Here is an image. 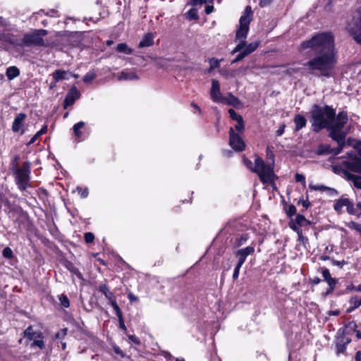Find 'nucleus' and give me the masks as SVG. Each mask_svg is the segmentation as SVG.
Returning a JSON list of instances; mask_svg holds the SVG:
<instances>
[{
    "instance_id": "nucleus-37",
    "label": "nucleus",
    "mask_w": 361,
    "mask_h": 361,
    "mask_svg": "<svg viewBox=\"0 0 361 361\" xmlns=\"http://www.w3.org/2000/svg\"><path fill=\"white\" fill-rule=\"evenodd\" d=\"M348 227L353 230H355V231H358L361 234V225L360 224H359L356 222H354V221H350L348 224Z\"/></svg>"
},
{
    "instance_id": "nucleus-57",
    "label": "nucleus",
    "mask_w": 361,
    "mask_h": 361,
    "mask_svg": "<svg viewBox=\"0 0 361 361\" xmlns=\"http://www.w3.org/2000/svg\"><path fill=\"white\" fill-rule=\"evenodd\" d=\"M128 338L132 342H133L134 343H135L137 345H140V341L139 338L137 337H136L135 336H134V335H129L128 336Z\"/></svg>"
},
{
    "instance_id": "nucleus-53",
    "label": "nucleus",
    "mask_w": 361,
    "mask_h": 361,
    "mask_svg": "<svg viewBox=\"0 0 361 361\" xmlns=\"http://www.w3.org/2000/svg\"><path fill=\"white\" fill-rule=\"evenodd\" d=\"M271 4V0H260L259 5L260 7L264 8L269 6Z\"/></svg>"
},
{
    "instance_id": "nucleus-30",
    "label": "nucleus",
    "mask_w": 361,
    "mask_h": 361,
    "mask_svg": "<svg viewBox=\"0 0 361 361\" xmlns=\"http://www.w3.org/2000/svg\"><path fill=\"white\" fill-rule=\"evenodd\" d=\"M349 342L350 340L348 339L346 341H338L336 345L337 354L344 353L346 349V345L349 343Z\"/></svg>"
},
{
    "instance_id": "nucleus-11",
    "label": "nucleus",
    "mask_w": 361,
    "mask_h": 361,
    "mask_svg": "<svg viewBox=\"0 0 361 361\" xmlns=\"http://www.w3.org/2000/svg\"><path fill=\"white\" fill-rule=\"evenodd\" d=\"M26 117V114L24 113H20L16 115L12 124L13 132H20V135H23L25 133V129L24 128V121Z\"/></svg>"
},
{
    "instance_id": "nucleus-47",
    "label": "nucleus",
    "mask_w": 361,
    "mask_h": 361,
    "mask_svg": "<svg viewBox=\"0 0 361 361\" xmlns=\"http://www.w3.org/2000/svg\"><path fill=\"white\" fill-rule=\"evenodd\" d=\"M3 255L6 258H11L13 256L12 250L10 247H6L3 250Z\"/></svg>"
},
{
    "instance_id": "nucleus-61",
    "label": "nucleus",
    "mask_w": 361,
    "mask_h": 361,
    "mask_svg": "<svg viewBox=\"0 0 361 361\" xmlns=\"http://www.w3.org/2000/svg\"><path fill=\"white\" fill-rule=\"evenodd\" d=\"M214 10V6H207L206 8H205V12L207 14H209L211 13Z\"/></svg>"
},
{
    "instance_id": "nucleus-29",
    "label": "nucleus",
    "mask_w": 361,
    "mask_h": 361,
    "mask_svg": "<svg viewBox=\"0 0 361 361\" xmlns=\"http://www.w3.org/2000/svg\"><path fill=\"white\" fill-rule=\"evenodd\" d=\"M85 122L80 121L73 126V130L75 135L77 137H80L82 136V133L81 131V129L85 126Z\"/></svg>"
},
{
    "instance_id": "nucleus-6",
    "label": "nucleus",
    "mask_w": 361,
    "mask_h": 361,
    "mask_svg": "<svg viewBox=\"0 0 361 361\" xmlns=\"http://www.w3.org/2000/svg\"><path fill=\"white\" fill-rule=\"evenodd\" d=\"M30 164L25 162L21 168L16 170V180L20 190H25L29 186Z\"/></svg>"
},
{
    "instance_id": "nucleus-64",
    "label": "nucleus",
    "mask_w": 361,
    "mask_h": 361,
    "mask_svg": "<svg viewBox=\"0 0 361 361\" xmlns=\"http://www.w3.org/2000/svg\"><path fill=\"white\" fill-rule=\"evenodd\" d=\"M355 361H361V352L357 351L355 355Z\"/></svg>"
},
{
    "instance_id": "nucleus-18",
    "label": "nucleus",
    "mask_w": 361,
    "mask_h": 361,
    "mask_svg": "<svg viewBox=\"0 0 361 361\" xmlns=\"http://www.w3.org/2000/svg\"><path fill=\"white\" fill-rule=\"evenodd\" d=\"M343 173L347 180L352 181L355 188L361 190V176L352 174L345 171Z\"/></svg>"
},
{
    "instance_id": "nucleus-40",
    "label": "nucleus",
    "mask_w": 361,
    "mask_h": 361,
    "mask_svg": "<svg viewBox=\"0 0 361 361\" xmlns=\"http://www.w3.org/2000/svg\"><path fill=\"white\" fill-rule=\"evenodd\" d=\"M228 114L231 118L236 121L240 120V118H243V117L240 115L238 114L233 109H230L228 110Z\"/></svg>"
},
{
    "instance_id": "nucleus-51",
    "label": "nucleus",
    "mask_w": 361,
    "mask_h": 361,
    "mask_svg": "<svg viewBox=\"0 0 361 361\" xmlns=\"http://www.w3.org/2000/svg\"><path fill=\"white\" fill-rule=\"evenodd\" d=\"M67 329H63L61 331L58 332L56 334V338L59 339H62L64 338V336L66 335Z\"/></svg>"
},
{
    "instance_id": "nucleus-14",
    "label": "nucleus",
    "mask_w": 361,
    "mask_h": 361,
    "mask_svg": "<svg viewBox=\"0 0 361 361\" xmlns=\"http://www.w3.org/2000/svg\"><path fill=\"white\" fill-rule=\"evenodd\" d=\"M310 222L302 214H297L294 219H292L289 224L290 228L295 231H298V226L310 225Z\"/></svg>"
},
{
    "instance_id": "nucleus-13",
    "label": "nucleus",
    "mask_w": 361,
    "mask_h": 361,
    "mask_svg": "<svg viewBox=\"0 0 361 361\" xmlns=\"http://www.w3.org/2000/svg\"><path fill=\"white\" fill-rule=\"evenodd\" d=\"M80 96V93L78 89L75 87H71L65 98L63 104L64 109H66L68 106L73 104L75 101L79 99Z\"/></svg>"
},
{
    "instance_id": "nucleus-52",
    "label": "nucleus",
    "mask_w": 361,
    "mask_h": 361,
    "mask_svg": "<svg viewBox=\"0 0 361 361\" xmlns=\"http://www.w3.org/2000/svg\"><path fill=\"white\" fill-rule=\"evenodd\" d=\"M32 345L39 347L40 349L44 348V343L42 340H35Z\"/></svg>"
},
{
    "instance_id": "nucleus-2",
    "label": "nucleus",
    "mask_w": 361,
    "mask_h": 361,
    "mask_svg": "<svg viewBox=\"0 0 361 361\" xmlns=\"http://www.w3.org/2000/svg\"><path fill=\"white\" fill-rule=\"evenodd\" d=\"M336 116V111L331 106H315L312 111L311 123L314 131L318 133L322 129H328Z\"/></svg>"
},
{
    "instance_id": "nucleus-15",
    "label": "nucleus",
    "mask_w": 361,
    "mask_h": 361,
    "mask_svg": "<svg viewBox=\"0 0 361 361\" xmlns=\"http://www.w3.org/2000/svg\"><path fill=\"white\" fill-rule=\"evenodd\" d=\"M254 247L247 246L236 252V255L239 257L238 264L243 265L246 260V257L254 252Z\"/></svg>"
},
{
    "instance_id": "nucleus-34",
    "label": "nucleus",
    "mask_w": 361,
    "mask_h": 361,
    "mask_svg": "<svg viewBox=\"0 0 361 361\" xmlns=\"http://www.w3.org/2000/svg\"><path fill=\"white\" fill-rule=\"evenodd\" d=\"M110 305L114 308L117 317L118 318L121 317L123 316V314H122V312H121L120 307H118V305L117 304L116 300L111 301V302H110Z\"/></svg>"
},
{
    "instance_id": "nucleus-45",
    "label": "nucleus",
    "mask_w": 361,
    "mask_h": 361,
    "mask_svg": "<svg viewBox=\"0 0 361 361\" xmlns=\"http://www.w3.org/2000/svg\"><path fill=\"white\" fill-rule=\"evenodd\" d=\"M337 143H338V147L332 149V152H334L335 154H338L339 153H341V151L343 150V147L345 145V140H343L342 144L339 143V142H337Z\"/></svg>"
},
{
    "instance_id": "nucleus-62",
    "label": "nucleus",
    "mask_w": 361,
    "mask_h": 361,
    "mask_svg": "<svg viewBox=\"0 0 361 361\" xmlns=\"http://www.w3.org/2000/svg\"><path fill=\"white\" fill-rule=\"evenodd\" d=\"M207 0H193L194 5L206 4Z\"/></svg>"
},
{
    "instance_id": "nucleus-5",
    "label": "nucleus",
    "mask_w": 361,
    "mask_h": 361,
    "mask_svg": "<svg viewBox=\"0 0 361 361\" xmlns=\"http://www.w3.org/2000/svg\"><path fill=\"white\" fill-rule=\"evenodd\" d=\"M252 171L256 173L263 183H272L274 181V160L271 164H265L259 156H255Z\"/></svg>"
},
{
    "instance_id": "nucleus-21",
    "label": "nucleus",
    "mask_w": 361,
    "mask_h": 361,
    "mask_svg": "<svg viewBox=\"0 0 361 361\" xmlns=\"http://www.w3.org/2000/svg\"><path fill=\"white\" fill-rule=\"evenodd\" d=\"M99 290L104 295L109 303L111 302V301L116 300L114 293L109 290L106 285L102 284L99 286Z\"/></svg>"
},
{
    "instance_id": "nucleus-55",
    "label": "nucleus",
    "mask_w": 361,
    "mask_h": 361,
    "mask_svg": "<svg viewBox=\"0 0 361 361\" xmlns=\"http://www.w3.org/2000/svg\"><path fill=\"white\" fill-rule=\"evenodd\" d=\"M118 323H119V327L124 330V331H126L127 330V328L125 325V323H124V320H123V316L121 317H118Z\"/></svg>"
},
{
    "instance_id": "nucleus-35",
    "label": "nucleus",
    "mask_w": 361,
    "mask_h": 361,
    "mask_svg": "<svg viewBox=\"0 0 361 361\" xmlns=\"http://www.w3.org/2000/svg\"><path fill=\"white\" fill-rule=\"evenodd\" d=\"M346 212L350 214H355V209L353 203L351 200L348 199L347 205L345 207Z\"/></svg>"
},
{
    "instance_id": "nucleus-44",
    "label": "nucleus",
    "mask_w": 361,
    "mask_h": 361,
    "mask_svg": "<svg viewBox=\"0 0 361 361\" xmlns=\"http://www.w3.org/2000/svg\"><path fill=\"white\" fill-rule=\"evenodd\" d=\"M240 53L236 56V57L232 61L231 63L233 64V63H238L239 61H240L241 60H243L246 56L245 54L243 52V51H239Z\"/></svg>"
},
{
    "instance_id": "nucleus-28",
    "label": "nucleus",
    "mask_w": 361,
    "mask_h": 361,
    "mask_svg": "<svg viewBox=\"0 0 361 361\" xmlns=\"http://www.w3.org/2000/svg\"><path fill=\"white\" fill-rule=\"evenodd\" d=\"M116 50L118 52L123 53L128 55L131 54L133 53V49L130 48L126 43L118 44L116 47Z\"/></svg>"
},
{
    "instance_id": "nucleus-32",
    "label": "nucleus",
    "mask_w": 361,
    "mask_h": 361,
    "mask_svg": "<svg viewBox=\"0 0 361 361\" xmlns=\"http://www.w3.org/2000/svg\"><path fill=\"white\" fill-rule=\"evenodd\" d=\"M309 188L311 189V190H321V191H324V190H331V191H335L334 189H331L330 188H328V187H326L324 185H313L312 183H310L309 185Z\"/></svg>"
},
{
    "instance_id": "nucleus-20",
    "label": "nucleus",
    "mask_w": 361,
    "mask_h": 361,
    "mask_svg": "<svg viewBox=\"0 0 361 361\" xmlns=\"http://www.w3.org/2000/svg\"><path fill=\"white\" fill-rule=\"evenodd\" d=\"M154 44V36L152 33L145 35L139 43L140 48L151 47Z\"/></svg>"
},
{
    "instance_id": "nucleus-43",
    "label": "nucleus",
    "mask_w": 361,
    "mask_h": 361,
    "mask_svg": "<svg viewBox=\"0 0 361 361\" xmlns=\"http://www.w3.org/2000/svg\"><path fill=\"white\" fill-rule=\"evenodd\" d=\"M77 190L78 191V193L80 194V195L82 198L87 197L89 194L87 188H85V189H82L81 188L78 187Z\"/></svg>"
},
{
    "instance_id": "nucleus-36",
    "label": "nucleus",
    "mask_w": 361,
    "mask_h": 361,
    "mask_svg": "<svg viewBox=\"0 0 361 361\" xmlns=\"http://www.w3.org/2000/svg\"><path fill=\"white\" fill-rule=\"evenodd\" d=\"M222 61V59H211L209 60V64H210V69L209 71L214 69L216 68L219 67L220 63Z\"/></svg>"
},
{
    "instance_id": "nucleus-3",
    "label": "nucleus",
    "mask_w": 361,
    "mask_h": 361,
    "mask_svg": "<svg viewBox=\"0 0 361 361\" xmlns=\"http://www.w3.org/2000/svg\"><path fill=\"white\" fill-rule=\"evenodd\" d=\"M348 121V114L345 111H341L335 116L327 129L329 137L342 144L350 131V127L347 125Z\"/></svg>"
},
{
    "instance_id": "nucleus-33",
    "label": "nucleus",
    "mask_w": 361,
    "mask_h": 361,
    "mask_svg": "<svg viewBox=\"0 0 361 361\" xmlns=\"http://www.w3.org/2000/svg\"><path fill=\"white\" fill-rule=\"evenodd\" d=\"M96 78V74L93 71H90L88 73H87L84 77H83V81L85 82H91L92 81H93Z\"/></svg>"
},
{
    "instance_id": "nucleus-39",
    "label": "nucleus",
    "mask_w": 361,
    "mask_h": 361,
    "mask_svg": "<svg viewBox=\"0 0 361 361\" xmlns=\"http://www.w3.org/2000/svg\"><path fill=\"white\" fill-rule=\"evenodd\" d=\"M245 126L243 122V118H240V120L237 121V124L235 126V129L239 132L242 133L244 130Z\"/></svg>"
},
{
    "instance_id": "nucleus-58",
    "label": "nucleus",
    "mask_w": 361,
    "mask_h": 361,
    "mask_svg": "<svg viewBox=\"0 0 361 361\" xmlns=\"http://www.w3.org/2000/svg\"><path fill=\"white\" fill-rule=\"evenodd\" d=\"M219 73L226 78L230 75V73L226 69L219 70Z\"/></svg>"
},
{
    "instance_id": "nucleus-60",
    "label": "nucleus",
    "mask_w": 361,
    "mask_h": 361,
    "mask_svg": "<svg viewBox=\"0 0 361 361\" xmlns=\"http://www.w3.org/2000/svg\"><path fill=\"white\" fill-rule=\"evenodd\" d=\"M35 32L39 33V36H41V37H42V35H45L47 34V31L46 30H43V29L37 30L35 31Z\"/></svg>"
},
{
    "instance_id": "nucleus-25",
    "label": "nucleus",
    "mask_w": 361,
    "mask_h": 361,
    "mask_svg": "<svg viewBox=\"0 0 361 361\" xmlns=\"http://www.w3.org/2000/svg\"><path fill=\"white\" fill-rule=\"evenodd\" d=\"M68 75H71V73H68L67 71H62V70H56L53 73V77H54L55 83L60 80H62L68 79V78L67 76Z\"/></svg>"
},
{
    "instance_id": "nucleus-42",
    "label": "nucleus",
    "mask_w": 361,
    "mask_h": 361,
    "mask_svg": "<svg viewBox=\"0 0 361 361\" xmlns=\"http://www.w3.org/2000/svg\"><path fill=\"white\" fill-rule=\"evenodd\" d=\"M84 238H85V241L87 243H90L93 242V240L94 239V235L92 233L87 232V233H85Z\"/></svg>"
},
{
    "instance_id": "nucleus-10",
    "label": "nucleus",
    "mask_w": 361,
    "mask_h": 361,
    "mask_svg": "<svg viewBox=\"0 0 361 361\" xmlns=\"http://www.w3.org/2000/svg\"><path fill=\"white\" fill-rule=\"evenodd\" d=\"M22 42L25 46H43L44 45V39L39 36V33H27L25 34L23 39Z\"/></svg>"
},
{
    "instance_id": "nucleus-31",
    "label": "nucleus",
    "mask_w": 361,
    "mask_h": 361,
    "mask_svg": "<svg viewBox=\"0 0 361 361\" xmlns=\"http://www.w3.org/2000/svg\"><path fill=\"white\" fill-rule=\"evenodd\" d=\"M47 130V126H44L30 140L29 145L33 144L42 135L44 134Z\"/></svg>"
},
{
    "instance_id": "nucleus-1",
    "label": "nucleus",
    "mask_w": 361,
    "mask_h": 361,
    "mask_svg": "<svg viewBox=\"0 0 361 361\" xmlns=\"http://www.w3.org/2000/svg\"><path fill=\"white\" fill-rule=\"evenodd\" d=\"M300 51L311 49L317 54L305 63L310 71H319L320 74L329 77L337 61V50L331 32H323L314 35L310 39L302 42L298 48Z\"/></svg>"
},
{
    "instance_id": "nucleus-48",
    "label": "nucleus",
    "mask_w": 361,
    "mask_h": 361,
    "mask_svg": "<svg viewBox=\"0 0 361 361\" xmlns=\"http://www.w3.org/2000/svg\"><path fill=\"white\" fill-rule=\"evenodd\" d=\"M286 125L284 123H281L279 128V129L276 132V136H281L283 134L285 130Z\"/></svg>"
},
{
    "instance_id": "nucleus-26",
    "label": "nucleus",
    "mask_w": 361,
    "mask_h": 361,
    "mask_svg": "<svg viewBox=\"0 0 361 361\" xmlns=\"http://www.w3.org/2000/svg\"><path fill=\"white\" fill-rule=\"evenodd\" d=\"M6 75L9 80H12L20 75V71L16 66H10L7 68Z\"/></svg>"
},
{
    "instance_id": "nucleus-12",
    "label": "nucleus",
    "mask_w": 361,
    "mask_h": 361,
    "mask_svg": "<svg viewBox=\"0 0 361 361\" xmlns=\"http://www.w3.org/2000/svg\"><path fill=\"white\" fill-rule=\"evenodd\" d=\"M212 99L215 102H221L223 96L220 92V85L217 80H212V88L210 91Z\"/></svg>"
},
{
    "instance_id": "nucleus-38",
    "label": "nucleus",
    "mask_w": 361,
    "mask_h": 361,
    "mask_svg": "<svg viewBox=\"0 0 361 361\" xmlns=\"http://www.w3.org/2000/svg\"><path fill=\"white\" fill-rule=\"evenodd\" d=\"M59 300L61 302V305L63 306L64 307H69V305H70L69 300L66 295H61L59 296Z\"/></svg>"
},
{
    "instance_id": "nucleus-17",
    "label": "nucleus",
    "mask_w": 361,
    "mask_h": 361,
    "mask_svg": "<svg viewBox=\"0 0 361 361\" xmlns=\"http://www.w3.org/2000/svg\"><path fill=\"white\" fill-rule=\"evenodd\" d=\"M322 274L325 281H326V283L329 286L330 290H333L336 287L337 280L331 276L330 271L327 268L322 269Z\"/></svg>"
},
{
    "instance_id": "nucleus-24",
    "label": "nucleus",
    "mask_w": 361,
    "mask_h": 361,
    "mask_svg": "<svg viewBox=\"0 0 361 361\" xmlns=\"http://www.w3.org/2000/svg\"><path fill=\"white\" fill-rule=\"evenodd\" d=\"M294 122L295 123V131H298L306 126L307 121L305 118L302 115H296L294 118Z\"/></svg>"
},
{
    "instance_id": "nucleus-56",
    "label": "nucleus",
    "mask_w": 361,
    "mask_h": 361,
    "mask_svg": "<svg viewBox=\"0 0 361 361\" xmlns=\"http://www.w3.org/2000/svg\"><path fill=\"white\" fill-rule=\"evenodd\" d=\"M188 15L190 19H196L197 18L196 11L194 9H190L188 12Z\"/></svg>"
},
{
    "instance_id": "nucleus-16",
    "label": "nucleus",
    "mask_w": 361,
    "mask_h": 361,
    "mask_svg": "<svg viewBox=\"0 0 361 361\" xmlns=\"http://www.w3.org/2000/svg\"><path fill=\"white\" fill-rule=\"evenodd\" d=\"M139 77L136 75V73L129 69H126L121 71L120 75L118 76V80H137Z\"/></svg>"
},
{
    "instance_id": "nucleus-8",
    "label": "nucleus",
    "mask_w": 361,
    "mask_h": 361,
    "mask_svg": "<svg viewBox=\"0 0 361 361\" xmlns=\"http://www.w3.org/2000/svg\"><path fill=\"white\" fill-rule=\"evenodd\" d=\"M359 19L357 22L349 24L348 30L357 43L361 45V7L357 8Z\"/></svg>"
},
{
    "instance_id": "nucleus-7",
    "label": "nucleus",
    "mask_w": 361,
    "mask_h": 361,
    "mask_svg": "<svg viewBox=\"0 0 361 361\" xmlns=\"http://www.w3.org/2000/svg\"><path fill=\"white\" fill-rule=\"evenodd\" d=\"M229 145L236 152H242L245 148V143L243 138L235 132L233 128L229 129Z\"/></svg>"
},
{
    "instance_id": "nucleus-9",
    "label": "nucleus",
    "mask_w": 361,
    "mask_h": 361,
    "mask_svg": "<svg viewBox=\"0 0 361 361\" xmlns=\"http://www.w3.org/2000/svg\"><path fill=\"white\" fill-rule=\"evenodd\" d=\"M348 154L350 159L344 162L345 167L353 172L361 173V159L356 157L353 151Z\"/></svg>"
},
{
    "instance_id": "nucleus-46",
    "label": "nucleus",
    "mask_w": 361,
    "mask_h": 361,
    "mask_svg": "<svg viewBox=\"0 0 361 361\" xmlns=\"http://www.w3.org/2000/svg\"><path fill=\"white\" fill-rule=\"evenodd\" d=\"M242 266L243 265L239 264L237 263V264H236V266H235V267L234 269L233 274V280H236L238 278L240 269Z\"/></svg>"
},
{
    "instance_id": "nucleus-23",
    "label": "nucleus",
    "mask_w": 361,
    "mask_h": 361,
    "mask_svg": "<svg viewBox=\"0 0 361 361\" xmlns=\"http://www.w3.org/2000/svg\"><path fill=\"white\" fill-rule=\"evenodd\" d=\"M259 42L258 41L251 42L247 45L245 44V47H244V48H243V49L241 51H243V52L247 56L249 54H250L251 53H252L253 51H255L257 49V48L259 47Z\"/></svg>"
},
{
    "instance_id": "nucleus-49",
    "label": "nucleus",
    "mask_w": 361,
    "mask_h": 361,
    "mask_svg": "<svg viewBox=\"0 0 361 361\" xmlns=\"http://www.w3.org/2000/svg\"><path fill=\"white\" fill-rule=\"evenodd\" d=\"M243 163L248 168L250 169L252 171V169L254 168V165L252 164V161L249 159H247V158H243Z\"/></svg>"
},
{
    "instance_id": "nucleus-50",
    "label": "nucleus",
    "mask_w": 361,
    "mask_h": 361,
    "mask_svg": "<svg viewBox=\"0 0 361 361\" xmlns=\"http://www.w3.org/2000/svg\"><path fill=\"white\" fill-rule=\"evenodd\" d=\"M295 181L302 183L303 184H305V178L302 174L296 173L295 175Z\"/></svg>"
},
{
    "instance_id": "nucleus-63",
    "label": "nucleus",
    "mask_w": 361,
    "mask_h": 361,
    "mask_svg": "<svg viewBox=\"0 0 361 361\" xmlns=\"http://www.w3.org/2000/svg\"><path fill=\"white\" fill-rule=\"evenodd\" d=\"M0 25L2 26H7L8 23L6 20L1 16H0Z\"/></svg>"
},
{
    "instance_id": "nucleus-27",
    "label": "nucleus",
    "mask_w": 361,
    "mask_h": 361,
    "mask_svg": "<svg viewBox=\"0 0 361 361\" xmlns=\"http://www.w3.org/2000/svg\"><path fill=\"white\" fill-rule=\"evenodd\" d=\"M347 202L348 198H341L336 202L334 208L337 212H343V208L346 207Z\"/></svg>"
},
{
    "instance_id": "nucleus-22",
    "label": "nucleus",
    "mask_w": 361,
    "mask_h": 361,
    "mask_svg": "<svg viewBox=\"0 0 361 361\" xmlns=\"http://www.w3.org/2000/svg\"><path fill=\"white\" fill-rule=\"evenodd\" d=\"M24 336L29 340H35L41 336V333L34 331L31 326H28L24 331Z\"/></svg>"
},
{
    "instance_id": "nucleus-41",
    "label": "nucleus",
    "mask_w": 361,
    "mask_h": 361,
    "mask_svg": "<svg viewBox=\"0 0 361 361\" xmlns=\"http://www.w3.org/2000/svg\"><path fill=\"white\" fill-rule=\"evenodd\" d=\"M350 303L353 305V309H357L361 306V302L357 298H352L350 300Z\"/></svg>"
},
{
    "instance_id": "nucleus-54",
    "label": "nucleus",
    "mask_w": 361,
    "mask_h": 361,
    "mask_svg": "<svg viewBox=\"0 0 361 361\" xmlns=\"http://www.w3.org/2000/svg\"><path fill=\"white\" fill-rule=\"evenodd\" d=\"M296 213V208L295 206H290L288 209L287 214L288 216H293Z\"/></svg>"
},
{
    "instance_id": "nucleus-59",
    "label": "nucleus",
    "mask_w": 361,
    "mask_h": 361,
    "mask_svg": "<svg viewBox=\"0 0 361 361\" xmlns=\"http://www.w3.org/2000/svg\"><path fill=\"white\" fill-rule=\"evenodd\" d=\"M128 297V299H129V300L130 302H135V301H137L138 300L137 297H136L135 295H134L132 293H129Z\"/></svg>"
},
{
    "instance_id": "nucleus-4",
    "label": "nucleus",
    "mask_w": 361,
    "mask_h": 361,
    "mask_svg": "<svg viewBox=\"0 0 361 361\" xmlns=\"http://www.w3.org/2000/svg\"><path fill=\"white\" fill-rule=\"evenodd\" d=\"M252 11L250 6H247L243 15L239 20V27L236 31L235 40H238L239 43L231 51L232 54L240 51L244 48L245 39L249 32V25L252 18Z\"/></svg>"
},
{
    "instance_id": "nucleus-19",
    "label": "nucleus",
    "mask_w": 361,
    "mask_h": 361,
    "mask_svg": "<svg viewBox=\"0 0 361 361\" xmlns=\"http://www.w3.org/2000/svg\"><path fill=\"white\" fill-rule=\"evenodd\" d=\"M221 103L227 104L234 107H238L241 104L240 101L231 93L228 97H224Z\"/></svg>"
}]
</instances>
